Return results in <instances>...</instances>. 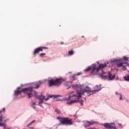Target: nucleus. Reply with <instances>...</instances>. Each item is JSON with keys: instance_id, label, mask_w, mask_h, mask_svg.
<instances>
[{"instance_id": "obj_1", "label": "nucleus", "mask_w": 129, "mask_h": 129, "mask_svg": "<svg viewBox=\"0 0 129 129\" xmlns=\"http://www.w3.org/2000/svg\"><path fill=\"white\" fill-rule=\"evenodd\" d=\"M106 67V63L100 64L99 66L93 64L92 67V75H96L97 74H100L101 77L103 79H106L107 78V75L108 76V78L109 80H113L115 77V75H111V73L109 72L108 74L103 72V68Z\"/></svg>"}, {"instance_id": "obj_2", "label": "nucleus", "mask_w": 129, "mask_h": 129, "mask_svg": "<svg viewBox=\"0 0 129 129\" xmlns=\"http://www.w3.org/2000/svg\"><path fill=\"white\" fill-rule=\"evenodd\" d=\"M87 88H88V86H87L84 89H79L78 90L77 93L78 96L76 95V94H73L74 92H71L70 93V96H69V99H71V98H73V100L68 102L67 104H69V105H71V104L77 103V102H79L81 105H83V100H79V98L82 96V95L84 94V92H86V93H91V90L89 89H87Z\"/></svg>"}, {"instance_id": "obj_3", "label": "nucleus", "mask_w": 129, "mask_h": 129, "mask_svg": "<svg viewBox=\"0 0 129 129\" xmlns=\"http://www.w3.org/2000/svg\"><path fill=\"white\" fill-rule=\"evenodd\" d=\"M22 92H24V93H25L26 94H27L28 96V98H32L33 97V88L32 87H28V88H23L21 90H16L15 91L14 95H19V94H21Z\"/></svg>"}, {"instance_id": "obj_4", "label": "nucleus", "mask_w": 129, "mask_h": 129, "mask_svg": "<svg viewBox=\"0 0 129 129\" xmlns=\"http://www.w3.org/2000/svg\"><path fill=\"white\" fill-rule=\"evenodd\" d=\"M57 119H58L60 122V124H63L66 125H71L73 124V121L72 119L69 117H57Z\"/></svg>"}, {"instance_id": "obj_5", "label": "nucleus", "mask_w": 129, "mask_h": 129, "mask_svg": "<svg viewBox=\"0 0 129 129\" xmlns=\"http://www.w3.org/2000/svg\"><path fill=\"white\" fill-rule=\"evenodd\" d=\"M47 82H48V86L51 87V86H60L62 84L63 81L60 79H56L55 80L53 79H48Z\"/></svg>"}, {"instance_id": "obj_6", "label": "nucleus", "mask_w": 129, "mask_h": 129, "mask_svg": "<svg viewBox=\"0 0 129 129\" xmlns=\"http://www.w3.org/2000/svg\"><path fill=\"white\" fill-rule=\"evenodd\" d=\"M102 125L107 129H116L115 124L113 123H106L102 124Z\"/></svg>"}, {"instance_id": "obj_7", "label": "nucleus", "mask_w": 129, "mask_h": 129, "mask_svg": "<svg viewBox=\"0 0 129 129\" xmlns=\"http://www.w3.org/2000/svg\"><path fill=\"white\" fill-rule=\"evenodd\" d=\"M98 123V121H86L85 122L84 124V127H88V126H90V125H94V124H97Z\"/></svg>"}, {"instance_id": "obj_8", "label": "nucleus", "mask_w": 129, "mask_h": 129, "mask_svg": "<svg viewBox=\"0 0 129 129\" xmlns=\"http://www.w3.org/2000/svg\"><path fill=\"white\" fill-rule=\"evenodd\" d=\"M44 49H48V47H39L38 48H36L33 52V55L35 56L36 54H39L40 52H42Z\"/></svg>"}, {"instance_id": "obj_9", "label": "nucleus", "mask_w": 129, "mask_h": 129, "mask_svg": "<svg viewBox=\"0 0 129 129\" xmlns=\"http://www.w3.org/2000/svg\"><path fill=\"white\" fill-rule=\"evenodd\" d=\"M42 83V82L39 81L37 83H35L32 85L33 88H34L35 89H38L40 87V86L41 84Z\"/></svg>"}, {"instance_id": "obj_10", "label": "nucleus", "mask_w": 129, "mask_h": 129, "mask_svg": "<svg viewBox=\"0 0 129 129\" xmlns=\"http://www.w3.org/2000/svg\"><path fill=\"white\" fill-rule=\"evenodd\" d=\"M60 97V95H49L48 96V98H52V97H54V98H58V97Z\"/></svg>"}, {"instance_id": "obj_11", "label": "nucleus", "mask_w": 129, "mask_h": 129, "mask_svg": "<svg viewBox=\"0 0 129 129\" xmlns=\"http://www.w3.org/2000/svg\"><path fill=\"white\" fill-rule=\"evenodd\" d=\"M38 98L40 99V100H44L45 98H46V97L45 96H43V94H41L40 96H39L38 97Z\"/></svg>"}, {"instance_id": "obj_12", "label": "nucleus", "mask_w": 129, "mask_h": 129, "mask_svg": "<svg viewBox=\"0 0 129 129\" xmlns=\"http://www.w3.org/2000/svg\"><path fill=\"white\" fill-rule=\"evenodd\" d=\"M96 87H97V88H98V89L97 90H96V91H91V93H94V92H95V91H99V90H101V89H100V86L97 85V86H96Z\"/></svg>"}, {"instance_id": "obj_13", "label": "nucleus", "mask_w": 129, "mask_h": 129, "mask_svg": "<svg viewBox=\"0 0 129 129\" xmlns=\"http://www.w3.org/2000/svg\"><path fill=\"white\" fill-rule=\"evenodd\" d=\"M0 126H4V129H6L7 127V124H5V123H0Z\"/></svg>"}, {"instance_id": "obj_14", "label": "nucleus", "mask_w": 129, "mask_h": 129, "mask_svg": "<svg viewBox=\"0 0 129 129\" xmlns=\"http://www.w3.org/2000/svg\"><path fill=\"white\" fill-rule=\"evenodd\" d=\"M34 122H36L35 120H33L32 121H31L30 123L27 125V127H28V126H30V125H32Z\"/></svg>"}, {"instance_id": "obj_15", "label": "nucleus", "mask_w": 129, "mask_h": 129, "mask_svg": "<svg viewBox=\"0 0 129 129\" xmlns=\"http://www.w3.org/2000/svg\"><path fill=\"white\" fill-rule=\"evenodd\" d=\"M34 122H36L35 120H33L32 121H31L30 123L27 125V127H28V126H30V125H32Z\"/></svg>"}, {"instance_id": "obj_16", "label": "nucleus", "mask_w": 129, "mask_h": 129, "mask_svg": "<svg viewBox=\"0 0 129 129\" xmlns=\"http://www.w3.org/2000/svg\"><path fill=\"white\" fill-rule=\"evenodd\" d=\"M74 54V51H73V50H72L69 51L68 55L69 56H71V55H73Z\"/></svg>"}, {"instance_id": "obj_17", "label": "nucleus", "mask_w": 129, "mask_h": 129, "mask_svg": "<svg viewBox=\"0 0 129 129\" xmlns=\"http://www.w3.org/2000/svg\"><path fill=\"white\" fill-rule=\"evenodd\" d=\"M55 112H56V113H58V114H60V113H61V111L57 108L55 109Z\"/></svg>"}, {"instance_id": "obj_18", "label": "nucleus", "mask_w": 129, "mask_h": 129, "mask_svg": "<svg viewBox=\"0 0 129 129\" xmlns=\"http://www.w3.org/2000/svg\"><path fill=\"white\" fill-rule=\"evenodd\" d=\"M92 68L91 67H89L88 68L86 69L84 71L85 72H88L89 71H90V70H91Z\"/></svg>"}, {"instance_id": "obj_19", "label": "nucleus", "mask_w": 129, "mask_h": 129, "mask_svg": "<svg viewBox=\"0 0 129 129\" xmlns=\"http://www.w3.org/2000/svg\"><path fill=\"white\" fill-rule=\"evenodd\" d=\"M116 65H117V67H118V68L121 67L123 65V62H121L120 63H118Z\"/></svg>"}, {"instance_id": "obj_20", "label": "nucleus", "mask_w": 129, "mask_h": 129, "mask_svg": "<svg viewBox=\"0 0 129 129\" xmlns=\"http://www.w3.org/2000/svg\"><path fill=\"white\" fill-rule=\"evenodd\" d=\"M124 79L126 80V81H129V75L124 77Z\"/></svg>"}, {"instance_id": "obj_21", "label": "nucleus", "mask_w": 129, "mask_h": 129, "mask_svg": "<svg viewBox=\"0 0 129 129\" xmlns=\"http://www.w3.org/2000/svg\"><path fill=\"white\" fill-rule=\"evenodd\" d=\"M45 55H46V53H41L40 54V56L41 57H43V56H45Z\"/></svg>"}, {"instance_id": "obj_22", "label": "nucleus", "mask_w": 129, "mask_h": 129, "mask_svg": "<svg viewBox=\"0 0 129 129\" xmlns=\"http://www.w3.org/2000/svg\"><path fill=\"white\" fill-rule=\"evenodd\" d=\"M123 59H125V60L126 61H129V58L128 57H125V56H124ZM128 66H129V65Z\"/></svg>"}, {"instance_id": "obj_23", "label": "nucleus", "mask_w": 129, "mask_h": 129, "mask_svg": "<svg viewBox=\"0 0 129 129\" xmlns=\"http://www.w3.org/2000/svg\"><path fill=\"white\" fill-rule=\"evenodd\" d=\"M122 70H124V71L126 70V68L125 67L122 66Z\"/></svg>"}, {"instance_id": "obj_24", "label": "nucleus", "mask_w": 129, "mask_h": 129, "mask_svg": "<svg viewBox=\"0 0 129 129\" xmlns=\"http://www.w3.org/2000/svg\"><path fill=\"white\" fill-rule=\"evenodd\" d=\"M3 120V115H1L0 116V122H2Z\"/></svg>"}, {"instance_id": "obj_25", "label": "nucleus", "mask_w": 129, "mask_h": 129, "mask_svg": "<svg viewBox=\"0 0 129 129\" xmlns=\"http://www.w3.org/2000/svg\"><path fill=\"white\" fill-rule=\"evenodd\" d=\"M119 95L120 96L119 100H122V97H121V94H119Z\"/></svg>"}, {"instance_id": "obj_26", "label": "nucleus", "mask_w": 129, "mask_h": 129, "mask_svg": "<svg viewBox=\"0 0 129 129\" xmlns=\"http://www.w3.org/2000/svg\"><path fill=\"white\" fill-rule=\"evenodd\" d=\"M81 74H82V73H78V74H77V75H78V76H79V75H81Z\"/></svg>"}, {"instance_id": "obj_27", "label": "nucleus", "mask_w": 129, "mask_h": 129, "mask_svg": "<svg viewBox=\"0 0 129 129\" xmlns=\"http://www.w3.org/2000/svg\"><path fill=\"white\" fill-rule=\"evenodd\" d=\"M43 100H41L40 102H39V104H42L43 103Z\"/></svg>"}, {"instance_id": "obj_28", "label": "nucleus", "mask_w": 129, "mask_h": 129, "mask_svg": "<svg viewBox=\"0 0 129 129\" xmlns=\"http://www.w3.org/2000/svg\"><path fill=\"white\" fill-rule=\"evenodd\" d=\"M6 129H12V127H6Z\"/></svg>"}, {"instance_id": "obj_29", "label": "nucleus", "mask_w": 129, "mask_h": 129, "mask_svg": "<svg viewBox=\"0 0 129 129\" xmlns=\"http://www.w3.org/2000/svg\"><path fill=\"white\" fill-rule=\"evenodd\" d=\"M49 97H48V98H46V99H45V101H47V100H49Z\"/></svg>"}, {"instance_id": "obj_30", "label": "nucleus", "mask_w": 129, "mask_h": 129, "mask_svg": "<svg viewBox=\"0 0 129 129\" xmlns=\"http://www.w3.org/2000/svg\"><path fill=\"white\" fill-rule=\"evenodd\" d=\"M115 94H116V95H118V92H115Z\"/></svg>"}, {"instance_id": "obj_31", "label": "nucleus", "mask_w": 129, "mask_h": 129, "mask_svg": "<svg viewBox=\"0 0 129 129\" xmlns=\"http://www.w3.org/2000/svg\"><path fill=\"white\" fill-rule=\"evenodd\" d=\"M32 105H36V103L33 102V103H32Z\"/></svg>"}, {"instance_id": "obj_32", "label": "nucleus", "mask_w": 129, "mask_h": 129, "mask_svg": "<svg viewBox=\"0 0 129 129\" xmlns=\"http://www.w3.org/2000/svg\"><path fill=\"white\" fill-rule=\"evenodd\" d=\"M63 44H64V42H60V44H61V45H63Z\"/></svg>"}, {"instance_id": "obj_33", "label": "nucleus", "mask_w": 129, "mask_h": 129, "mask_svg": "<svg viewBox=\"0 0 129 129\" xmlns=\"http://www.w3.org/2000/svg\"><path fill=\"white\" fill-rule=\"evenodd\" d=\"M123 64H127V62H123Z\"/></svg>"}, {"instance_id": "obj_34", "label": "nucleus", "mask_w": 129, "mask_h": 129, "mask_svg": "<svg viewBox=\"0 0 129 129\" xmlns=\"http://www.w3.org/2000/svg\"><path fill=\"white\" fill-rule=\"evenodd\" d=\"M3 111H6V108H3Z\"/></svg>"}, {"instance_id": "obj_35", "label": "nucleus", "mask_w": 129, "mask_h": 129, "mask_svg": "<svg viewBox=\"0 0 129 129\" xmlns=\"http://www.w3.org/2000/svg\"><path fill=\"white\" fill-rule=\"evenodd\" d=\"M19 89H21V88H20V87H18V88H17V90H19Z\"/></svg>"}, {"instance_id": "obj_36", "label": "nucleus", "mask_w": 129, "mask_h": 129, "mask_svg": "<svg viewBox=\"0 0 129 129\" xmlns=\"http://www.w3.org/2000/svg\"><path fill=\"white\" fill-rule=\"evenodd\" d=\"M33 108H34V109H36V107L35 106L33 107Z\"/></svg>"}, {"instance_id": "obj_37", "label": "nucleus", "mask_w": 129, "mask_h": 129, "mask_svg": "<svg viewBox=\"0 0 129 129\" xmlns=\"http://www.w3.org/2000/svg\"><path fill=\"white\" fill-rule=\"evenodd\" d=\"M2 111L1 110V111H0V113H2Z\"/></svg>"}, {"instance_id": "obj_38", "label": "nucleus", "mask_w": 129, "mask_h": 129, "mask_svg": "<svg viewBox=\"0 0 129 129\" xmlns=\"http://www.w3.org/2000/svg\"><path fill=\"white\" fill-rule=\"evenodd\" d=\"M30 128L34 129V127H30Z\"/></svg>"}, {"instance_id": "obj_39", "label": "nucleus", "mask_w": 129, "mask_h": 129, "mask_svg": "<svg viewBox=\"0 0 129 129\" xmlns=\"http://www.w3.org/2000/svg\"><path fill=\"white\" fill-rule=\"evenodd\" d=\"M82 38H84V36H82Z\"/></svg>"}]
</instances>
